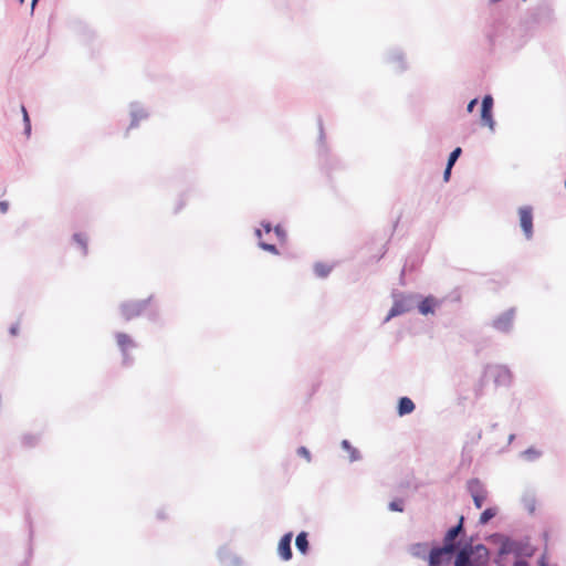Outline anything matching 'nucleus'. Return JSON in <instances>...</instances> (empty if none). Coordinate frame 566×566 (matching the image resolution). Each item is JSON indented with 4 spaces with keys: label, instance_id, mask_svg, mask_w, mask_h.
Here are the masks:
<instances>
[{
    "label": "nucleus",
    "instance_id": "nucleus-1",
    "mask_svg": "<svg viewBox=\"0 0 566 566\" xmlns=\"http://www.w3.org/2000/svg\"><path fill=\"white\" fill-rule=\"evenodd\" d=\"M489 563V551L484 545L463 547L455 559L454 566H486Z\"/></svg>",
    "mask_w": 566,
    "mask_h": 566
},
{
    "label": "nucleus",
    "instance_id": "nucleus-2",
    "mask_svg": "<svg viewBox=\"0 0 566 566\" xmlns=\"http://www.w3.org/2000/svg\"><path fill=\"white\" fill-rule=\"evenodd\" d=\"M149 301H130L120 306V315L125 321H130L145 313Z\"/></svg>",
    "mask_w": 566,
    "mask_h": 566
},
{
    "label": "nucleus",
    "instance_id": "nucleus-3",
    "mask_svg": "<svg viewBox=\"0 0 566 566\" xmlns=\"http://www.w3.org/2000/svg\"><path fill=\"white\" fill-rule=\"evenodd\" d=\"M468 490L473 499L475 506L481 509L488 499V491L485 486L478 479H472L468 482Z\"/></svg>",
    "mask_w": 566,
    "mask_h": 566
},
{
    "label": "nucleus",
    "instance_id": "nucleus-4",
    "mask_svg": "<svg viewBox=\"0 0 566 566\" xmlns=\"http://www.w3.org/2000/svg\"><path fill=\"white\" fill-rule=\"evenodd\" d=\"M511 553H515V554H525L527 556H532L534 554V548L533 547H525V548H521L520 545L515 542H512L507 538L503 539L501 542V545H500V548H499V554L500 555H507V554H511Z\"/></svg>",
    "mask_w": 566,
    "mask_h": 566
},
{
    "label": "nucleus",
    "instance_id": "nucleus-5",
    "mask_svg": "<svg viewBox=\"0 0 566 566\" xmlns=\"http://www.w3.org/2000/svg\"><path fill=\"white\" fill-rule=\"evenodd\" d=\"M452 555L453 552L444 546L433 548L429 554V566H440L444 563H449Z\"/></svg>",
    "mask_w": 566,
    "mask_h": 566
},
{
    "label": "nucleus",
    "instance_id": "nucleus-6",
    "mask_svg": "<svg viewBox=\"0 0 566 566\" xmlns=\"http://www.w3.org/2000/svg\"><path fill=\"white\" fill-rule=\"evenodd\" d=\"M493 108V97L491 95H485L482 99L481 107V120L482 124L488 126L491 130L494 129V119L492 115Z\"/></svg>",
    "mask_w": 566,
    "mask_h": 566
},
{
    "label": "nucleus",
    "instance_id": "nucleus-7",
    "mask_svg": "<svg viewBox=\"0 0 566 566\" xmlns=\"http://www.w3.org/2000/svg\"><path fill=\"white\" fill-rule=\"evenodd\" d=\"M520 223L524 234L530 239L533 234V213L531 207H522L518 209Z\"/></svg>",
    "mask_w": 566,
    "mask_h": 566
},
{
    "label": "nucleus",
    "instance_id": "nucleus-8",
    "mask_svg": "<svg viewBox=\"0 0 566 566\" xmlns=\"http://www.w3.org/2000/svg\"><path fill=\"white\" fill-rule=\"evenodd\" d=\"M514 317H515L514 310H509L496 317V319L493 323L494 327L497 331L507 332L513 326Z\"/></svg>",
    "mask_w": 566,
    "mask_h": 566
},
{
    "label": "nucleus",
    "instance_id": "nucleus-9",
    "mask_svg": "<svg viewBox=\"0 0 566 566\" xmlns=\"http://www.w3.org/2000/svg\"><path fill=\"white\" fill-rule=\"evenodd\" d=\"M263 232H264L266 235L271 234V232H272V228H271V224H270V223H263V224H262V229H258V230H256V232H255V234L258 235V238H259V240H260L259 244H260V247H261L263 250H265V251H268V252H270V253H272V254H279V251H277V249H276V247H275V244H274V243H270V242H268V241H265V240H263V239H262Z\"/></svg>",
    "mask_w": 566,
    "mask_h": 566
},
{
    "label": "nucleus",
    "instance_id": "nucleus-10",
    "mask_svg": "<svg viewBox=\"0 0 566 566\" xmlns=\"http://www.w3.org/2000/svg\"><path fill=\"white\" fill-rule=\"evenodd\" d=\"M292 536H293L292 533H287L284 536H282L279 542L277 553L283 560H290L292 558V548H291Z\"/></svg>",
    "mask_w": 566,
    "mask_h": 566
},
{
    "label": "nucleus",
    "instance_id": "nucleus-11",
    "mask_svg": "<svg viewBox=\"0 0 566 566\" xmlns=\"http://www.w3.org/2000/svg\"><path fill=\"white\" fill-rule=\"evenodd\" d=\"M462 523H463V517L460 518V522L457 526H453L451 527L446 536H444V539H443V546L449 548L450 551H452L453 553L455 552V544H454V541L455 538L458 537L459 533L461 532L462 530Z\"/></svg>",
    "mask_w": 566,
    "mask_h": 566
},
{
    "label": "nucleus",
    "instance_id": "nucleus-12",
    "mask_svg": "<svg viewBox=\"0 0 566 566\" xmlns=\"http://www.w3.org/2000/svg\"><path fill=\"white\" fill-rule=\"evenodd\" d=\"M116 343L122 352H127L135 347L134 339L125 333H118L116 335Z\"/></svg>",
    "mask_w": 566,
    "mask_h": 566
},
{
    "label": "nucleus",
    "instance_id": "nucleus-13",
    "mask_svg": "<svg viewBox=\"0 0 566 566\" xmlns=\"http://www.w3.org/2000/svg\"><path fill=\"white\" fill-rule=\"evenodd\" d=\"M438 304L434 297L428 296L419 304V312L423 315L433 314Z\"/></svg>",
    "mask_w": 566,
    "mask_h": 566
},
{
    "label": "nucleus",
    "instance_id": "nucleus-14",
    "mask_svg": "<svg viewBox=\"0 0 566 566\" xmlns=\"http://www.w3.org/2000/svg\"><path fill=\"white\" fill-rule=\"evenodd\" d=\"M413 410H415V403L412 402V400L410 398H408V397L400 398L399 405H398V413L400 416L411 413Z\"/></svg>",
    "mask_w": 566,
    "mask_h": 566
},
{
    "label": "nucleus",
    "instance_id": "nucleus-15",
    "mask_svg": "<svg viewBox=\"0 0 566 566\" xmlns=\"http://www.w3.org/2000/svg\"><path fill=\"white\" fill-rule=\"evenodd\" d=\"M295 545L302 554H306L308 551L307 534L305 532L300 533L296 536Z\"/></svg>",
    "mask_w": 566,
    "mask_h": 566
},
{
    "label": "nucleus",
    "instance_id": "nucleus-16",
    "mask_svg": "<svg viewBox=\"0 0 566 566\" xmlns=\"http://www.w3.org/2000/svg\"><path fill=\"white\" fill-rule=\"evenodd\" d=\"M407 311V307L402 302H395L391 310L389 311V314L386 318V321L390 319L394 316L400 315Z\"/></svg>",
    "mask_w": 566,
    "mask_h": 566
},
{
    "label": "nucleus",
    "instance_id": "nucleus-17",
    "mask_svg": "<svg viewBox=\"0 0 566 566\" xmlns=\"http://www.w3.org/2000/svg\"><path fill=\"white\" fill-rule=\"evenodd\" d=\"M497 513L495 507H489L484 510L480 515V523L486 524L490 520H492Z\"/></svg>",
    "mask_w": 566,
    "mask_h": 566
},
{
    "label": "nucleus",
    "instance_id": "nucleus-18",
    "mask_svg": "<svg viewBox=\"0 0 566 566\" xmlns=\"http://www.w3.org/2000/svg\"><path fill=\"white\" fill-rule=\"evenodd\" d=\"M75 242L81 247L83 254L87 253V238L82 233L74 234Z\"/></svg>",
    "mask_w": 566,
    "mask_h": 566
},
{
    "label": "nucleus",
    "instance_id": "nucleus-19",
    "mask_svg": "<svg viewBox=\"0 0 566 566\" xmlns=\"http://www.w3.org/2000/svg\"><path fill=\"white\" fill-rule=\"evenodd\" d=\"M342 447L349 452L350 461H355L359 458L358 451L352 448L350 443L347 440H343Z\"/></svg>",
    "mask_w": 566,
    "mask_h": 566
},
{
    "label": "nucleus",
    "instance_id": "nucleus-20",
    "mask_svg": "<svg viewBox=\"0 0 566 566\" xmlns=\"http://www.w3.org/2000/svg\"><path fill=\"white\" fill-rule=\"evenodd\" d=\"M146 117H147V114L142 109L134 112L130 127H136L138 125L139 120H142Z\"/></svg>",
    "mask_w": 566,
    "mask_h": 566
},
{
    "label": "nucleus",
    "instance_id": "nucleus-21",
    "mask_svg": "<svg viewBox=\"0 0 566 566\" xmlns=\"http://www.w3.org/2000/svg\"><path fill=\"white\" fill-rule=\"evenodd\" d=\"M462 150L460 147H457L449 156V159H448V164H449V169H452V166L454 165V163L457 161V159L459 158V156L461 155Z\"/></svg>",
    "mask_w": 566,
    "mask_h": 566
},
{
    "label": "nucleus",
    "instance_id": "nucleus-22",
    "mask_svg": "<svg viewBox=\"0 0 566 566\" xmlns=\"http://www.w3.org/2000/svg\"><path fill=\"white\" fill-rule=\"evenodd\" d=\"M427 544H416L412 546L411 551L415 556H422L427 552Z\"/></svg>",
    "mask_w": 566,
    "mask_h": 566
},
{
    "label": "nucleus",
    "instance_id": "nucleus-23",
    "mask_svg": "<svg viewBox=\"0 0 566 566\" xmlns=\"http://www.w3.org/2000/svg\"><path fill=\"white\" fill-rule=\"evenodd\" d=\"M315 273L318 276L324 277L329 273V268L325 264H317L315 265Z\"/></svg>",
    "mask_w": 566,
    "mask_h": 566
},
{
    "label": "nucleus",
    "instance_id": "nucleus-24",
    "mask_svg": "<svg viewBox=\"0 0 566 566\" xmlns=\"http://www.w3.org/2000/svg\"><path fill=\"white\" fill-rule=\"evenodd\" d=\"M21 111H22V114H23V122L25 124V133H27V135H30L31 123H30V118H29L28 112H27V109H25V107L23 105L21 106Z\"/></svg>",
    "mask_w": 566,
    "mask_h": 566
},
{
    "label": "nucleus",
    "instance_id": "nucleus-25",
    "mask_svg": "<svg viewBox=\"0 0 566 566\" xmlns=\"http://www.w3.org/2000/svg\"><path fill=\"white\" fill-rule=\"evenodd\" d=\"M273 233L277 242L283 243L285 241V232L281 227H275Z\"/></svg>",
    "mask_w": 566,
    "mask_h": 566
},
{
    "label": "nucleus",
    "instance_id": "nucleus-26",
    "mask_svg": "<svg viewBox=\"0 0 566 566\" xmlns=\"http://www.w3.org/2000/svg\"><path fill=\"white\" fill-rule=\"evenodd\" d=\"M389 509L391 511H396V512H402L403 511V503L401 500H397V501H392L390 504H389Z\"/></svg>",
    "mask_w": 566,
    "mask_h": 566
},
{
    "label": "nucleus",
    "instance_id": "nucleus-27",
    "mask_svg": "<svg viewBox=\"0 0 566 566\" xmlns=\"http://www.w3.org/2000/svg\"><path fill=\"white\" fill-rule=\"evenodd\" d=\"M297 453L305 458L306 461H310L311 460V454H310V451L305 448V447H301L297 449Z\"/></svg>",
    "mask_w": 566,
    "mask_h": 566
},
{
    "label": "nucleus",
    "instance_id": "nucleus-28",
    "mask_svg": "<svg viewBox=\"0 0 566 566\" xmlns=\"http://www.w3.org/2000/svg\"><path fill=\"white\" fill-rule=\"evenodd\" d=\"M18 333H19V323H17V324H14V325H12V326L10 327V334H11L12 336H17V335H18Z\"/></svg>",
    "mask_w": 566,
    "mask_h": 566
},
{
    "label": "nucleus",
    "instance_id": "nucleus-29",
    "mask_svg": "<svg viewBox=\"0 0 566 566\" xmlns=\"http://www.w3.org/2000/svg\"><path fill=\"white\" fill-rule=\"evenodd\" d=\"M476 104H478V99H476V98L472 99V101L468 104V107H467L468 112H469V113L473 112V108L475 107V105H476Z\"/></svg>",
    "mask_w": 566,
    "mask_h": 566
},
{
    "label": "nucleus",
    "instance_id": "nucleus-30",
    "mask_svg": "<svg viewBox=\"0 0 566 566\" xmlns=\"http://www.w3.org/2000/svg\"><path fill=\"white\" fill-rule=\"evenodd\" d=\"M9 205L6 201H0V211L6 213L8 211Z\"/></svg>",
    "mask_w": 566,
    "mask_h": 566
},
{
    "label": "nucleus",
    "instance_id": "nucleus-31",
    "mask_svg": "<svg viewBox=\"0 0 566 566\" xmlns=\"http://www.w3.org/2000/svg\"><path fill=\"white\" fill-rule=\"evenodd\" d=\"M450 174H451V169H449V164H447V168L444 170V180H449V177H450Z\"/></svg>",
    "mask_w": 566,
    "mask_h": 566
},
{
    "label": "nucleus",
    "instance_id": "nucleus-32",
    "mask_svg": "<svg viewBox=\"0 0 566 566\" xmlns=\"http://www.w3.org/2000/svg\"><path fill=\"white\" fill-rule=\"evenodd\" d=\"M514 566H530V564L525 560H517L515 562Z\"/></svg>",
    "mask_w": 566,
    "mask_h": 566
},
{
    "label": "nucleus",
    "instance_id": "nucleus-33",
    "mask_svg": "<svg viewBox=\"0 0 566 566\" xmlns=\"http://www.w3.org/2000/svg\"><path fill=\"white\" fill-rule=\"evenodd\" d=\"M539 564H541V566H547L546 560H545V556H543V557L541 558Z\"/></svg>",
    "mask_w": 566,
    "mask_h": 566
},
{
    "label": "nucleus",
    "instance_id": "nucleus-34",
    "mask_svg": "<svg viewBox=\"0 0 566 566\" xmlns=\"http://www.w3.org/2000/svg\"><path fill=\"white\" fill-rule=\"evenodd\" d=\"M38 1H39V0H32L31 11H33V10H34V7H35V4H36V2H38Z\"/></svg>",
    "mask_w": 566,
    "mask_h": 566
},
{
    "label": "nucleus",
    "instance_id": "nucleus-35",
    "mask_svg": "<svg viewBox=\"0 0 566 566\" xmlns=\"http://www.w3.org/2000/svg\"><path fill=\"white\" fill-rule=\"evenodd\" d=\"M19 1H20V3H23V2H24V0H19Z\"/></svg>",
    "mask_w": 566,
    "mask_h": 566
}]
</instances>
